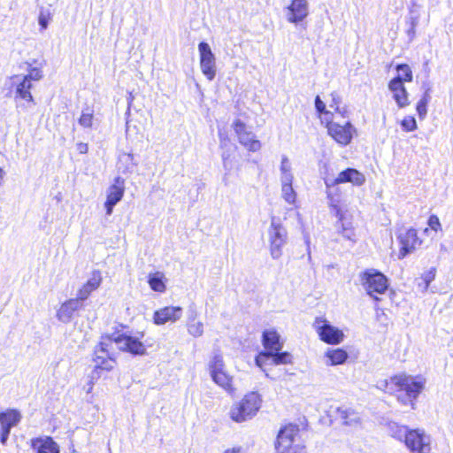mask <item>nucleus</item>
<instances>
[{"mask_svg": "<svg viewBox=\"0 0 453 453\" xmlns=\"http://www.w3.org/2000/svg\"><path fill=\"white\" fill-rule=\"evenodd\" d=\"M385 390L395 394L398 402L415 409V402L424 390L426 380L422 375H410L405 372L395 374L384 381Z\"/></svg>", "mask_w": 453, "mask_h": 453, "instance_id": "obj_1", "label": "nucleus"}, {"mask_svg": "<svg viewBox=\"0 0 453 453\" xmlns=\"http://www.w3.org/2000/svg\"><path fill=\"white\" fill-rule=\"evenodd\" d=\"M349 182L355 186H361L365 182V176L354 168H347L342 171L336 177H326L325 184L327 188V197L329 205L334 209L336 217L340 221H343L345 218L346 204L341 200L340 195L334 194L335 186Z\"/></svg>", "mask_w": 453, "mask_h": 453, "instance_id": "obj_2", "label": "nucleus"}, {"mask_svg": "<svg viewBox=\"0 0 453 453\" xmlns=\"http://www.w3.org/2000/svg\"><path fill=\"white\" fill-rule=\"evenodd\" d=\"M206 369L211 380L219 388L231 395L236 393L234 376L227 370L224 357L220 352L216 351L211 355Z\"/></svg>", "mask_w": 453, "mask_h": 453, "instance_id": "obj_3", "label": "nucleus"}, {"mask_svg": "<svg viewBox=\"0 0 453 453\" xmlns=\"http://www.w3.org/2000/svg\"><path fill=\"white\" fill-rule=\"evenodd\" d=\"M262 396L256 391L248 392L242 399L234 403L230 411V418L236 423H242L253 418L262 406Z\"/></svg>", "mask_w": 453, "mask_h": 453, "instance_id": "obj_4", "label": "nucleus"}, {"mask_svg": "<svg viewBox=\"0 0 453 453\" xmlns=\"http://www.w3.org/2000/svg\"><path fill=\"white\" fill-rule=\"evenodd\" d=\"M360 282L368 296L379 301L378 295L384 294L388 288L387 277L375 269H367L359 275Z\"/></svg>", "mask_w": 453, "mask_h": 453, "instance_id": "obj_5", "label": "nucleus"}, {"mask_svg": "<svg viewBox=\"0 0 453 453\" xmlns=\"http://www.w3.org/2000/svg\"><path fill=\"white\" fill-rule=\"evenodd\" d=\"M279 169L281 197L287 203L295 205L297 196V194L293 188V181L295 177L293 173L292 164L286 155L281 156Z\"/></svg>", "mask_w": 453, "mask_h": 453, "instance_id": "obj_6", "label": "nucleus"}, {"mask_svg": "<svg viewBox=\"0 0 453 453\" xmlns=\"http://www.w3.org/2000/svg\"><path fill=\"white\" fill-rule=\"evenodd\" d=\"M269 250L272 258L279 259L288 242V231L279 219L272 218L267 230Z\"/></svg>", "mask_w": 453, "mask_h": 453, "instance_id": "obj_7", "label": "nucleus"}, {"mask_svg": "<svg viewBox=\"0 0 453 453\" xmlns=\"http://www.w3.org/2000/svg\"><path fill=\"white\" fill-rule=\"evenodd\" d=\"M312 326L319 339L327 344L337 345L344 341L343 331L333 326L324 317H317Z\"/></svg>", "mask_w": 453, "mask_h": 453, "instance_id": "obj_8", "label": "nucleus"}, {"mask_svg": "<svg viewBox=\"0 0 453 453\" xmlns=\"http://www.w3.org/2000/svg\"><path fill=\"white\" fill-rule=\"evenodd\" d=\"M299 434V428L296 425H287L278 433L275 449L277 453H304L303 448L293 445L295 438Z\"/></svg>", "mask_w": 453, "mask_h": 453, "instance_id": "obj_9", "label": "nucleus"}, {"mask_svg": "<svg viewBox=\"0 0 453 453\" xmlns=\"http://www.w3.org/2000/svg\"><path fill=\"white\" fill-rule=\"evenodd\" d=\"M143 336L144 334L142 332H138L135 335L119 334L117 338L114 339L115 345L121 351L129 352L135 356H144L147 353V349L142 342Z\"/></svg>", "mask_w": 453, "mask_h": 453, "instance_id": "obj_10", "label": "nucleus"}, {"mask_svg": "<svg viewBox=\"0 0 453 453\" xmlns=\"http://www.w3.org/2000/svg\"><path fill=\"white\" fill-rule=\"evenodd\" d=\"M198 51L200 56L201 71L209 81H212L216 76L215 56L207 42H200L198 44Z\"/></svg>", "mask_w": 453, "mask_h": 453, "instance_id": "obj_11", "label": "nucleus"}, {"mask_svg": "<svg viewBox=\"0 0 453 453\" xmlns=\"http://www.w3.org/2000/svg\"><path fill=\"white\" fill-rule=\"evenodd\" d=\"M407 449L411 453H430V437L423 430H411L405 441Z\"/></svg>", "mask_w": 453, "mask_h": 453, "instance_id": "obj_12", "label": "nucleus"}, {"mask_svg": "<svg viewBox=\"0 0 453 453\" xmlns=\"http://www.w3.org/2000/svg\"><path fill=\"white\" fill-rule=\"evenodd\" d=\"M9 89L14 91V99H22L28 103L34 102V97L30 92L32 83L27 81L22 75H13L6 82Z\"/></svg>", "mask_w": 453, "mask_h": 453, "instance_id": "obj_13", "label": "nucleus"}, {"mask_svg": "<svg viewBox=\"0 0 453 453\" xmlns=\"http://www.w3.org/2000/svg\"><path fill=\"white\" fill-rule=\"evenodd\" d=\"M21 418L20 411L16 409H8L4 412H0V441L2 444H5L11 429L20 422Z\"/></svg>", "mask_w": 453, "mask_h": 453, "instance_id": "obj_14", "label": "nucleus"}, {"mask_svg": "<svg viewBox=\"0 0 453 453\" xmlns=\"http://www.w3.org/2000/svg\"><path fill=\"white\" fill-rule=\"evenodd\" d=\"M234 129L238 137L239 142L248 150L256 152L261 149V142L256 139V135L249 131L246 125L240 120L234 123Z\"/></svg>", "mask_w": 453, "mask_h": 453, "instance_id": "obj_15", "label": "nucleus"}, {"mask_svg": "<svg viewBox=\"0 0 453 453\" xmlns=\"http://www.w3.org/2000/svg\"><path fill=\"white\" fill-rule=\"evenodd\" d=\"M286 19L289 23L297 24L304 20L310 12L308 0H291L285 8Z\"/></svg>", "mask_w": 453, "mask_h": 453, "instance_id": "obj_16", "label": "nucleus"}, {"mask_svg": "<svg viewBox=\"0 0 453 453\" xmlns=\"http://www.w3.org/2000/svg\"><path fill=\"white\" fill-rule=\"evenodd\" d=\"M125 192V180L119 176L114 179V182L106 191V201L104 207L106 214L112 213L113 207L122 199Z\"/></svg>", "mask_w": 453, "mask_h": 453, "instance_id": "obj_17", "label": "nucleus"}, {"mask_svg": "<svg viewBox=\"0 0 453 453\" xmlns=\"http://www.w3.org/2000/svg\"><path fill=\"white\" fill-rule=\"evenodd\" d=\"M397 238L401 245L399 258H403L406 255L413 252L422 243V241L418 237L417 230L414 228L401 232Z\"/></svg>", "mask_w": 453, "mask_h": 453, "instance_id": "obj_18", "label": "nucleus"}, {"mask_svg": "<svg viewBox=\"0 0 453 453\" xmlns=\"http://www.w3.org/2000/svg\"><path fill=\"white\" fill-rule=\"evenodd\" d=\"M327 132L335 142L342 145H347L352 139L355 128L349 122H346L344 125L329 122L327 124Z\"/></svg>", "mask_w": 453, "mask_h": 453, "instance_id": "obj_19", "label": "nucleus"}, {"mask_svg": "<svg viewBox=\"0 0 453 453\" xmlns=\"http://www.w3.org/2000/svg\"><path fill=\"white\" fill-rule=\"evenodd\" d=\"M182 316V309L179 306H167L156 311L153 320L156 325H164L167 322H175Z\"/></svg>", "mask_w": 453, "mask_h": 453, "instance_id": "obj_20", "label": "nucleus"}, {"mask_svg": "<svg viewBox=\"0 0 453 453\" xmlns=\"http://www.w3.org/2000/svg\"><path fill=\"white\" fill-rule=\"evenodd\" d=\"M82 307L81 301L76 297L63 303L57 311V318L63 323H69L75 311Z\"/></svg>", "mask_w": 453, "mask_h": 453, "instance_id": "obj_21", "label": "nucleus"}, {"mask_svg": "<svg viewBox=\"0 0 453 453\" xmlns=\"http://www.w3.org/2000/svg\"><path fill=\"white\" fill-rule=\"evenodd\" d=\"M388 89L399 108L402 109L410 105L409 94L403 84L399 83L397 81H390Z\"/></svg>", "mask_w": 453, "mask_h": 453, "instance_id": "obj_22", "label": "nucleus"}, {"mask_svg": "<svg viewBox=\"0 0 453 453\" xmlns=\"http://www.w3.org/2000/svg\"><path fill=\"white\" fill-rule=\"evenodd\" d=\"M102 282V275L99 271H94L87 282L79 289L77 297L82 302L89 295L99 288Z\"/></svg>", "mask_w": 453, "mask_h": 453, "instance_id": "obj_23", "label": "nucleus"}, {"mask_svg": "<svg viewBox=\"0 0 453 453\" xmlns=\"http://www.w3.org/2000/svg\"><path fill=\"white\" fill-rule=\"evenodd\" d=\"M31 446L36 453H59V446L49 436L33 439Z\"/></svg>", "mask_w": 453, "mask_h": 453, "instance_id": "obj_24", "label": "nucleus"}, {"mask_svg": "<svg viewBox=\"0 0 453 453\" xmlns=\"http://www.w3.org/2000/svg\"><path fill=\"white\" fill-rule=\"evenodd\" d=\"M263 344L267 352L280 351L283 342L274 329L265 330L263 333Z\"/></svg>", "mask_w": 453, "mask_h": 453, "instance_id": "obj_25", "label": "nucleus"}, {"mask_svg": "<svg viewBox=\"0 0 453 453\" xmlns=\"http://www.w3.org/2000/svg\"><path fill=\"white\" fill-rule=\"evenodd\" d=\"M95 368L93 370V379L100 377V370L111 371L115 365V357H100V352L95 350V357L93 359Z\"/></svg>", "mask_w": 453, "mask_h": 453, "instance_id": "obj_26", "label": "nucleus"}, {"mask_svg": "<svg viewBox=\"0 0 453 453\" xmlns=\"http://www.w3.org/2000/svg\"><path fill=\"white\" fill-rule=\"evenodd\" d=\"M324 357L326 365H340L346 362L349 355L343 349H327Z\"/></svg>", "mask_w": 453, "mask_h": 453, "instance_id": "obj_27", "label": "nucleus"}, {"mask_svg": "<svg viewBox=\"0 0 453 453\" xmlns=\"http://www.w3.org/2000/svg\"><path fill=\"white\" fill-rule=\"evenodd\" d=\"M119 334H113L111 335H104L102 337L101 342L96 347L95 350L105 354L107 357H115L116 353L114 351L113 345L115 344V340Z\"/></svg>", "mask_w": 453, "mask_h": 453, "instance_id": "obj_28", "label": "nucleus"}, {"mask_svg": "<svg viewBox=\"0 0 453 453\" xmlns=\"http://www.w3.org/2000/svg\"><path fill=\"white\" fill-rule=\"evenodd\" d=\"M336 412L337 418L345 425L353 426L361 420L359 414L350 408L340 407Z\"/></svg>", "mask_w": 453, "mask_h": 453, "instance_id": "obj_29", "label": "nucleus"}, {"mask_svg": "<svg viewBox=\"0 0 453 453\" xmlns=\"http://www.w3.org/2000/svg\"><path fill=\"white\" fill-rule=\"evenodd\" d=\"M165 282L166 279L161 272L149 274L148 283L153 291L164 293L166 289Z\"/></svg>", "mask_w": 453, "mask_h": 453, "instance_id": "obj_30", "label": "nucleus"}, {"mask_svg": "<svg viewBox=\"0 0 453 453\" xmlns=\"http://www.w3.org/2000/svg\"><path fill=\"white\" fill-rule=\"evenodd\" d=\"M411 430L407 426L398 425L397 423H389L388 425V434L399 441L405 442Z\"/></svg>", "mask_w": 453, "mask_h": 453, "instance_id": "obj_31", "label": "nucleus"}, {"mask_svg": "<svg viewBox=\"0 0 453 453\" xmlns=\"http://www.w3.org/2000/svg\"><path fill=\"white\" fill-rule=\"evenodd\" d=\"M136 165L137 163L132 153H123L119 156L118 168L123 173H131Z\"/></svg>", "mask_w": 453, "mask_h": 453, "instance_id": "obj_32", "label": "nucleus"}, {"mask_svg": "<svg viewBox=\"0 0 453 453\" xmlns=\"http://www.w3.org/2000/svg\"><path fill=\"white\" fill-rule=\"evenodd\" d=\"M397 75L391 81H397L399 83L411 82L412 81V71L406 64L396 65Z\"/></svg>", "mask_w": 453, "mask_h": 453, "instance_id": "obj_33", "label": "nucleus"}, {"mask_svg": "<svg viewBox=\"0 0 453 453\" xmlns=\"http://www.w3.org/2000/svg\"><path fill=\"white\" fill-rule=\"evenodd\" d=\"M271 361L273 365H288L292 363V355L288 352H270Z\"/></svg>", "mask_w": 453, "mask_h": 453, "instance_id": "obj_34", "label": "nucleus"}, {"mask_svg": "<svg viewBox=\"0 0 453 453\" xmlns=\"http://www.w3.org/2000/svg\"><path fill=\"white\" fill-rule=\"evenodd\" d=\"M78 122L83 128H92L94 124L93 110L90 108L84 109Z\"/></svg>", "mask_w": 453, "mask_h": 453, "instance_id": "obj_35", "label": "nucleus"}, {"mask_svg": "<svg viewBox=\"0 0 453 453\" xmlns=\"http://www.w3.org/2000/svg\"><path fill=\"white\" fill-rule=\"evenodd\" d=\"M188 332L193 337H200L203 334V323L196 321L195 318L189 319Z\"/></svg>", "mask_w": 453, "mask_h": 453, "instance_id": "obj_36", "label": "nucleus"}, {"mask_svg": "<svg viewBox=\"0 0 453 453\" xmlns=\"http://www.w3.org/2000/svg\"><path fill=\"white\" fill-rule=\"evenodd\" d=\"M430 101L428 90L426 91L422 98L418 102L416 110L420 119H424L427 113V104Z\"/></svg>", "mask_w": 453, "mask_h": 453, "instance_id": "obj_37", "label": "nucleus"}, {"mask_svg": "<svg viewBox=\"0 0 453 453\" xmlns=\"http://www.w3.org/2000/svg\"><path fill=\"white\" fill-rule=\"evenodd\" d=\"M400 125L405 132H411L418 128L416 119L412 116L404 117L400 122Z\"/></svg>", "mask_w": 453, "mask_h": 453, "instance_id": "obj_38", "label": "nucleus"}, {"mask_svg": "<svg viewBox=\"0 0 453 453\" xmlns=\"http://www.w3.org/2000/svg\"><path fill=\"white\" fill-rule=\"evenodd\" d=\"M22 78H26L27 82L32 83L33 81H37L42 78V72L40 68L31 67L28 69V73L22 75Z\"/></svg>", "mask_w": 453, "mask_h": 453, "instance_id": "obj_39", "label": "nucleus"}, {"mask_svg": "<svg viewBox=\"0 0 453 453\" xmlns=\"http://www.w3.org/2000/svg\"><path fill=\"white\" fill-rule=\"evenodd\" d=\"M331 103L329 104L330 108H334L335 111L339 112L341 115H343L345 112V110L342 111L339 107L341 98L336 93H332L331 95Z\"/></svg>", "mask_w": 453, "mask_h": 453, "instance_id": "obj_40", "label": "nucleus"}, {"mask_svg": "<svg viewBox=\"0 0 453 453\" xmlns=\"http://www.w3.org/2000/svg\"><path fill=\"white\" fill-rule=\"evenodd\" d=\"M435 278V269L434 268H432L431 270H429L427 273H426L423 276H422V279L425 282V289H426L429 286V284L434 280Z\"/></svg>", "mask_w": 453, "mask_h": 453, "instance_id": "obj_41", "label": "nucleus"}, {"mask_svg": "<svg viewBox=\"0 0 453 453\" xmlns=\"http://www.w3.org/2000/svg\"><path fill=\"white\" fill-rule=\"evenodd\" d=\"M267 360H271L270 352H262L256 357V364L262 368Z\"/></svg>", "mask_w": 453, "mask_h": 453, "instance_id": "obj_42", "label": "nucleus"}, {"mask_svg": "<svg viewBox=\"0 0 453 453\" xmlns=\"http://www.w3.org/2000/svg\"><path fill=\"white\" fill-rule=\"evenodd\" d=\"M315 107L319 113L325 114L326 117L330 113V111L326 110V104L319 96H317L315 99Z\"/></svg>", "mask_w": 453, "mask_h": 453, "instance_id": "obj_43", "label": "nucleus"}, {"mask_svg": "<svg viewBox=\"0 0 453 453\" xmlns=\"http://www.w3.org/2000/svg\"><path fill=\"white\" fill-rule=\"evenodd\" d=\"M340 233L349 240H353L354 237V231L350 226H345L344 223H342V229L340 230Z\"/></svg>", "mask_w": 453, "mask_h": 453, "instance_id": "obj_44", "label": "nucleus"}, {"mask_svg": "<svg viewBox=\"0 0 453 453\" xmlns=\"http://www.w3.org/2000/svg\"><path fill=\"white\" fill-rule=\"evenodd\" d=\"M428 226L431 229L438 231L441 229V223L436 215H431L428 219Z\"/></svg>", "mask_w": 453, "mask_h": 453, "instance_id": "obj_45", "label": "nucleus"}, {"mask_svg": "<svg viewBox=\"0 0 453 453\" xmlns=\"http://www.w3.org/2000/svg\"><path fill=\"white\" fill-rule=\"evenodd\" d=\"M96 380L97 379H93V372H92L88 381L84 386V388H85L87 394H90L92 392L94 385H95V380Z\"/></svg>", "mask_w": 453, "mask_h": 453, "instance_id": "obj_46", "label": "nucleus"}, {"mask_svg": "<svg viewBox=\"0 0 453 453\" xmlns=\"http://www.w3.org/2000/svg\"><path fill=\"white\" fill-rule=\"evenodd\" d=\"M76 150L81 154H86L88 150V145L85 142H79L76 144Z\"/></svg>", "mask_w": 453, "mask_h": 453, "instance_id": "obj_47", "label": "nucleus"}, {"mask_svg": "<svg viewBox=\"0 0 453 453\" xmlns=\"http://www.w3.org/2000/svg\"><path fill=\"white\" fill-rule=\"evenodd\" d=\"M223 453H246L244 448L241 446H234L233 448L226 449Z\"/></svg>", "mask_w": 453, "mask_h": 453, "instance_id": "obj_48", "label": "nucleus"}, {"mask_svg": "<svg viewBox=\"0 0 453 453\" xmlns=\"http://www.w3.org/2000/svg\"><path fill=\"white\" fill-rule=\"evenodd\" d=\"M39 24L42 26V28L45 29L47 27V20H46V19L41 16L39 18Z\"/></svg>", "mask_w": 453, "mask_h": 453, "instance_id": "obj_49", "label": "nucleus"}, {"mask_svg": "<svg viewBox=\"0 0 453 453\" xmlns=\"http://www.w3.org/2000/svg\"><path fill=\"white\" fill-rule=\"evenodd\" d=\"M4 176H5V172L4 171L3 168L0 167V186L2 185V183L4 181Z\"/></svg>", "mask_w": 453, "mask_h": 453, "instance_id": "obj_50", "label": "nucleus"}, {"mask_svg": "<svg viewBox=\"0 0 453 453\" xmlns=\"http://www.w3.org/2000/svg\"><path fill=\"white\" fill-rule=\"evenodd\" d=\"M219 136H220V144H221V146L226 145V138H222V134H219Z\"/></svg>", "mask_w": 453, "mask_h": 453, "instance_id": "obj_51", "label": "nucleus"}, {"mask_svg": "<svg viewBox=\"0 0 453 453\" xmlns=\"http://www.w3.org/2000/svg\"><path fill=\"white\" fill-rule=\"evenodd\" d=\"M305 243H306V245H307L308 247L310 246V238H309V236H306V238H305Z\"/></svg>", "mask_w": 453, "mask_h": 453, "instance_id": "obj_52", "label": "nucleus"}, {"mask_svg": "<svg viewBox=\"0 0 453 453\" xmlns=\"http://www.w3.org/2000/svg\"><path fill=\"white\" fill-rule=\"evenodd\" d=\"M222 157H223L224 165L226 166V157L225 156V154H223Z\"/></svg>", "mask_w": 453, "mask_h": 453, "instance_id": "obj_53", "label": "nucleus"}, {"mask_svg": "<svg viewBox=\"0 0 453 453\" xmlns=\"http://www.w3.org/2000/svg\"><path fill=\"white\" fill-rule=\"evenodd\" d=\"M100 357H106V355L100 352Z\"/></svg>", "mask_w": 453, "mask_h": 453, "instance_id": "obj_54", "label": "nucleus"}]
</instances>
